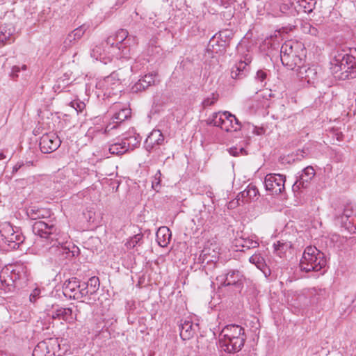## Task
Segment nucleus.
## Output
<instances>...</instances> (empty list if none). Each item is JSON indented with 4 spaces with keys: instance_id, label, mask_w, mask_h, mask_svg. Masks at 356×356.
Returning <instances> with one entry per match:
<instances>
[{
    "instance_id": "nucleus-8",
    "label": "nucleus",
    "mask_w": 356,
    "mask_h": 356,
    "mask_svg": "<svg viewBox=\"0 0 356 356\" xmlns=\"http://www.w3.org/2000/svg\"><path fill=\"white\" fill-rule=\"evenodd\" d=\"M88 284L81 282L76 277L70 278L63 283V294L69 298L81 299L89 294Z\"/></svg>"
},
{
    "instance_id": "nucleus-7",
    "label": "nucleus",
    "mask_w": 356,
    "mask_h": 356,
    "mask_svg": "<svg viewBox=\"0 0 356 356\" xmlns=\"http://www.w3.org/2000/svg\"><path fill=\"white\" fill-rule=\"evenodd\" d=\"M219 246L215 242H207L200 254L197 262L200 263L202 267L207 273L216 266L219 259Z\"/></svg>"
},
{
    "instance_id": "nucleus-4",
    "label": "nucleus",
    "mask_w": 356,
    "mask_h": 356,
    "mask_svg": "<svg viewBox=\"0 0 356 356\" xmlns=\"http://www.w3.org/2000/svg\"><path fill=\"white\" fill-rule=\"evenodd\" d=\"M210 124L219 127L222 131L226 132H236L243 129L250 131L252 134H259L256 130V127L253 124L250 123L241 124L235 115L228 111L214 113Z\"/></svg>"
},
{
    "instance_id": "nucleus-46",
    "label": "nucleus",
    "mask_w": 356,
    "mask_h": 356,
    "mask_svg": "<svg viewBox=\"0 0 356 356\" xmlns=\"http://www.w3.org/2000/svg\"><path fill=\"white\" fill-rule=\"evenodd\" d=\"M89 282L91 286H93L92 291H89V293L92 294L98 289V286L99 284V280H98V278L93 277L90 279Z\"/></svg>"
},
{
    "instance_id": "nucleus-62",
    "label": "nucleus",
    "mask_w": 356,
    "mask_h": 356,
    "mask_svg": "<svg viewBox=\"0 0 356 356\" xmlns=\"http://www.w3.org/2000/svg\"><path fill=\"white\" fill-rule=\"evenodd\" d=\"M281 252H279L278 254H280ZM279 257H282V255L281 254H279Z\"/></svg>"
},
{
    "instance_id": "nucleus-34",
    "label": "nucleus",
    "mask_w": 356,
    "mask_h": 356,
    "mask_svg": "<svg viewBox=\"0 0 356 356\" xmlns=\"http://www.w3.org/2000/svg\"><path fill=\"white\" fill-rule=\"evenodd\" d=\"M50 351L48 348L47 343L45 341H41L38 343L33 351V356H41V355H45L46 353H49Z\"/></svg>"
},
{
    "instance_id": "nucleus-57",
    "label": "nucleus",
    "mask_w": 356,
    "mask_h": 356,
    "mask_svg": "<svg viewBox=\"0 0 356 356\" xmlns=\"http://www.w3.org/2000/svg\"><path fill=\"white\" fill-rule=\"evenodd\" d=\"M6 158V155L3 152H0V160H3Z\"/></svg>"
},
{
    "instance_id": "nucleus-52",
    "label": "nucleus",
    "mask_w": 356,
    "mask_h": 356,
    "mask_svg": "<svg viewBox=\"0 0 356 356\" xmlns=\"http://www.w3.org/2000/svg\"><path fill=\"white\" fill-rule=\"evenodd\" d=\"M24 165V163H17L13 168V171H12V173L14 174L15 172H17L20 168L22 166Z\"/></svg>"
},
{
    "instance_id": "nucleus-61",
    "label": "nucleus",
    "mask_w": 356,
    "mask_h": 356,
    "mask_svg": "<svg viewBox=\"0 0 356 356\" xmlns=\"http://www.w3.org/2000/svg\"><path fill=\"white\" fill-rule=\"evenodd\" d=\"M281 252H279L278 254H280ZM279 257H282V255L281 254H279Z\"/></svg>"
},
{
    "instance_id": "nucleus-25",
    "label": "nucleus",
    "mask_w": 356,
    "mask_h": 356,
    "mask_svg": "<svg viewBox=\"0 0 356 356\" xmlns=\"http://www.w3.org/2000/svg\"><path fill=\"white\" fill-rule=\"evenodd\" d=\"M191 321H185L180 326V337L183 340L189 339L195 334V327Z\"/></svg>"
},
{
    "instance_id": "nucleus-27",
    "label": "nucleus",
    "mask_w": 356,
    "mask_h": 356,
    "mask_svg": "<svg viewBox=\"0 0 356 356\" xmlns=\"http://www.w3.org/2000/svg\"><path fill=\"white\" fill-rule=\"evenodd\" d=\"M213 220V216L210 215L209 211L206 209L200 211L199 215H196L193 221L198 225H203L206 222H211Z\"/></svg>"
},
{
    "instance_id": "nucleus-37",
    "label": "nucleus",
    "mask_w": 356,
    "mask_h": 356,
    "mask_svg": "<svg viewBox=\"0 0 356 356\" xmlns=\"http://www.w3.org/2000/svg\"><path fill=\"white\" fill-rule=\"evenodd\" d=\"M251 63L250 58H245L244 61H239L235 67L241 73V76H245L246 67Z\"/></svg>"
},
{
    "instance_id": "nucleus-39",
    "label": "nucleus",
    "mask_w": 356,
    "mask_h": 356,
    "mask_svg": "<svg viewBox=\"0 0 356 356\" xmlns=\"http://www.w3.org/2000/svg\"><path fill=\"white\" fill-rule=\"evenodd\" d=\"M156 135H148L147 138L145 140V149L150 152L156 145V138L154 137Z\"/></svg>"
},
{
    "instance_id": "nucleus-18",
    "label": "nucleus",
    "mask_w": 356,
    "mask_h": 356,
    "mask_svg": "<svg viewBox=\"0 0 356 356\" xmlns=\"http://www.w3.org/2000/svg\"><path fill=\"white\" fill-rule=\"evenodd\" d=\"M154 74H148L139 79L131 88L133 92H138L145 90L154 83Z\"/></svg>"
},
{
    "instance_id": "nucleus-2",
    "label": "nucleus",
    "mask_w": 356,
    "mask_h": 356,
    "mask_svg": "<svg viewBox=\"0 0 356 356\" xmlns=\"http://www.w3.org/2000/svg\"><path fill=\"white\" fill-rule=\"evenodd\" d=\"M350 51V54L337 49L334 52L330 69L336 79L346 80L356 77V49Z\"/></svg>"
},
{
    "instance_id": "nucleus-33",
    "label": "nucleus",
    "mask_w": 356,
    "mask_h": 356,
    "mask_svg": "<svg viewBox=\"0 0 356 356\" xmlns=\"http://www.w3.org/2000/svg\"><path fill=\"white\" fill-rule=\"evenodd\" d=\"M296 3L304 13H309L314 9L315 1L314 0H298Z\"/></svg>"
},
{
    "instance_id": "nucleus-6",
    "label": "nucleus",
    "mask_w": 356,
    "mask_h": 356,
    "mask_svg": "<svg viewBox=\"0 0 356 356\" xmlns=\"http://www.w3.org/2000/svg\"><path fill=\"white\" fill-rule=\"evenodd\" d=\"M25 277L26 269L23 265L6 266L0 272V289L6 292L11 291L15 289V282Z\"/></svg>"
},
{
    "instance_id": "nucleus-51",
    "label": "nucleus",
    "mask_w": 356,
    "mask_h": 356,
    "mask_svg": "<svg viewBox=\"0 0 356 356\" xmlns=\"http://www.w3.org/2000/svg\"><path fill=\"white\" fill-rule=\"evenodd\" d=\"M106 42L108 45H111V47H113L115 43L116 44V39L115 38L114 34L108 37L106 40Z\"/></svg>"
},
{
    "instance_id": "nucleus-5",
    "label": "nucleus",
    "mask_w": 356,
    "mask_h": 356,
    "mask_svg": "<svg viewBox=\"0 0 356 356\" xmlns=\"http://www.w3.org/2000/svg\"><path fill=\"white\" fill-rule=\"evenodd\" d=\"M326 259L324 254L315 246H307L302 254L300 262V268L302 271L306 273L318 272L325 268Z\"/></svg>"
},
{
    "instance_id": "nucleus-13",
    "label": "nucleus",
    "mask_w": 356,
    "mask_h": 356,
    "mask_svg": "<svg viewBox=\"0 0 356 356\" xmlns=\"http://www.w3.org/2000/svg\"><path fill=\"white\" fill-rule=\"evenodd\" d=\"M314 175L315 170L313 167L307 166L304 168L298 179L293 185V190L296 191L299 190L300 188H307L310 181L314 178Z\"/></svg>"
},
{
    "instance_id": "nucleus-47",
    "label": "nucleus",
    "mask_w": 356,
    "mask_h": 356,
    "mask_svg": "<svg viewBox=\"0 0 356 356\" xmlns=\"http://www.w3.org/2000/svg\"><path fill=\"white\" fill-rule=\"evenodd\" d=\"M40 289H39L38 288L35 289L30 295V301L31 302H35L36 301L37 298H38L40 297Z\"/></svg>"
},
{
    "instance_id": "nucleus-38",
    "label": "nucleus",
    "mask_w": 356,
    "mask_h": 356,
    "mask_svg": "<svg viewBox=\"0 0 356 356\" xmlns=\"http://www.w3.org/2000/svg\"><path fill=\"white\" fill-rule=\"evenodd\" d=\"M218 99V95L216 93L211 94L209 97L205 98L202 102L204 108L213 105Z\"/></svg>"
},
{
    "instance_id": "nucleus-21",
    "label": "nucleus",
    "mask_w": 356,
    "mask_h": 356,
    "mask_svg": "<svg viewBox=\"0 0 356 356\" xmlns=\"http://www.w3.org/2000/svg\"><path fill=\"white\" fill-rule=\"evenodd\" d=\"M280 59L283 65L290 70H293L302 63V59L298 54L290 55L280 54Z\"/></svg>"
},
{
    "instance_id": "nucleus-1",
    "label": "nucleus",
    "mask_w": 356,
    "mask_h": 356,
    "mask_svg": "<svg viewBox=\"0 0 356 356\" xmlns=\"http://www.w3.org/2000/svg\"><path fill=\"white\" fill-rule=\"evenodd\" d=\"M36 236L33 250L38 254H63L65 250L64 238H62L58 229L53 225L43 220H38L32 226Z\"/></svg>"
},
{
    "instance_id": "nucleus-31",
    "label": "nucleus",
    "mask_w": 356,
    "mask_h": 356,
    "mask_svg": "<svg viewBox=\"0 0 356 356\" xmlns=\"http://www.w3.org/2000/svg\"><path fill=\"white\" fill-rule=\"evenodd\" d=\"M249 261L251 264H254L257 268L264 272L266 264L264 257L261 255L260 253H255L252 255L249 259Z\"/></svg>"
},
{
    "instance_id": "nucleus-14",
    "label": "nucleus",
    "mask_w": 356,
    "mask_h": 356,
    "mask_svg": "<svg viewBox=\"0 0 356 356\" xmlns=\"http://www.w3.org/2000/svg\"><path fill=\"white\" fill-rule=\"evenodd\" d=\"M87 29L88 26L83 24L68 33L63 41V48L66 50L74 45L83 37Z\"/></svg>"
},
{
    "instance_id": "nucleus-36",
    "label": "nucleus",
    "mask_w": 356,
    "mask_h": 356,
    "mask_svg": "<svg viewBox=\"0 0 356 356\" xmlns=\"http://www.w3.org/2000/svg\"><path fill=\"white\" fill-rule=\"evenodd\" d=\"M309 293L312 296L316 297L318 300L321 298H325L327 296V293L325 289L314 287L309 290Z\"/></svg>"
},
{
    "instance_id": "nucleus-11",
    "label": "nucleus",
    "mask_w": 356,
    "mask_h": 356,
    "mask_svg": "<svg viewBox=\"0 0 356 356\" xmlns=\"http://www.w3.org/2000/svg\"><path fill=\"white\" fill-rule=\"evenodd\" d=\"M60 144L61 139L58 135H42L39 145L42 152L48 154L56 150Z\"/></svg>"
},
{
    "instance_id": "nucleus-48",
    "label": "nucleus",
    "mask_w": 356,
    "mask_h": 356,
    "mask_svg": "<svg viewBox=\"0 0 356 356\" xmlns=\"http://www.w3.org/2000/svg\"><path fill=\"white\" fill-rule=\"evenodd\" d=\"M288 248V245L280 241H277V243L274 244V248L275 251H280L282 252L285 249Z\"/></svg>"
},
{
    "instance_id": "nucleus-35",
    "label": "nucleus",
    "mask_w": 356,
    "mask_h": 356,
    "mask_svg": "<svg viewBox=\"0 0 356 356\" xmlns=\"http://www.w3.org/2000/svg\"><path fill=\"white\" fill-rule=\"evenodd\" d=\"M143 235L138 234L131 237L125 243V245L129 249L135 248L137 245H140L143 240Z\"/></svg>"
},
{
    "instance_id": "nucleus-24",
    "label": "nucleus",
    "mask_w": 356,
    "mask_h": 356,
    "mask_svg": "<svg viewBox=\"0 0 356 356\" xmlns=\"http://www.w3.org/2000/svg\"><path fill=\"white\" fill-rule=\"evenodd\" d=\"M28 217L31 220L44 218L49 216V211L45 209H40L36 207H31L26 211Z\"/></svg>"
},
{
    "instance_id": "nucleus-20",
    "label": "nucleus",
    "mask_w": 356,
    "mask_h": 356,
    "mask_svg": "<svg viewBox=\"0 0 356 356\" xmlns=\"http://www.w3.org/2000/svg\"><path fill=\"white\" fill-rule=\"evenodd\" d=\"M156 241L161 247H166L170 241L171 231L167 227H161L156 234Z\"/></svg>"
},
{
    "instance_id": "nucleus-41",
    "label": "nucleus",
    "mask_w": 356,
    "mask_h": 356,
    "mask_svg": "<svg viewBox=\"0 0 356 356\" xmlns=\"http://www.w3.org/2000/svg\"><path fill=\"white\" fill-rule=\"evenodd\" d=\"M70 104L77 113L82 112L86 108L85 103L80 100H74Z\"/></svg>"
},
{
    "instance_id": "nucleus-32",
    "label": "nucleus",
    "mask_w": 356,
    "mask_h": 356,
    "mask_svg": "<svg viewBox=\"0 0 356 356\" xmlns=\"http://www.w3.org/2000/svg\"><path fill=\"white\" fill-rule=\"evenodd\" d=\"M301 78L304 79L308 83H314L317 79V72L314 67H309L305 70V74L302 71L300 72Z\"/></svg>"
},
{
    "instance_id": "nucleus-44",
    "label": "nucleus",
    "mask_w": 356,
    "mask_h": 356,
    "mask_svg": "<svg viewBox=\"0 0 356 356\" xmlns=\"http://www.w3.org/2000/svg\"><path fill=\"white\" fill-rule=\"evenodd\" d=\"M266 77H267L266 72H265V71H264L262 70H260L257 71V72L256 74L255 79L257 81L261 82V86H264L265 83L264 84L263 83L266 80Z\"/></svg>"
},
{
    "instance_id": "nucleus-3",
    "label": "nucleus",
    "mask_w": 356,
    "mask_h": 356,
    "mask_svg": "<svg viewBox=\"0 0 356 356\" xmlns=\"http://www.w3.org/2000/svg\"><path fill=\"white\" fill-rule=\"evenodd\" d=\"M245 339L244 329L241 325H227L220 334L219 346L226 353H235L241 350Z\"/></svg>"
},
{
    "instance_id": "nucleus-40",
    "label": "nucleus",
    "mask_w": 356,
    "mask_h": 356,
    "mask_svg": "<svg viewBox=\"0 0 356 356\" xmlns=\"http://www.w3.org/2000/svg\"><path fill=\"white\" fill-rule=\"evenodd\" d=\"M27 67L26 65H23L22 67H19V66L15 65L12 67L11 72L9 74V76L13 79L15 80L19 76V72L21 70H26Z\"/></svg>"
},
{
    "instance_id": "nucleus-17",
    "label": "nucleus",
    "mask_w": 356,
    "mask_h": 356,
    "mask_svg": "<svg viewBox=\"0 0 356 356\" xmlns=\"http://www.w3.org/2000/svg\"><path fill=\"white\" fill-rule=\"evenodd\" d=\"M15 29L11 24H5L0 26V43L5 44L14 42Z\"/></svg>"
},
{
    "instance_id": "nucleus-55",
    "label": "nucleus",
    "mask_w": 356,
    "mask_h": 356,
    "mask_svg": "<svg viewBox=\"0 0 356 356\" xmlns=\"http://www.w3.org/2000/svg\"><path fill=\"white\" fill-rule=\"evenodd\" d=\"M131 140H134L136 142V143H138L140 142V140H141V138H139V140H138V137H136V135H132L131 136H130L128 138L129 141H131Z\"/></svg>"
},
{
    "instance_id": "nucleus-49",
    "label": "nucleus",
    "mask_w": 356,
    "mask_h": 356,
    "mask_svg": "<svg viewBox=\"0 0 356 356\" xmlns=\"http://www.w3.org/2000/svg\"><path fill=\"white\" fill-rule=\"evenodd\" d=\"M231 76L233 79H241L243 76H241V73L237 70L236 67H233L231 71Z\"/></svg>"
},
{
    "instance_id": "nucleus-15",
    "label": "nucleus",
    "mask_w": 356,
    "mask_h": 356,
    "mask_svg": "<svg viewBox=\"0 0 356 356\" xmlns=\"http://www.w3.org/2000/svg\"><path fill=\"white\" fill-rule=\"evenodd\" d=\"M131 109L129 108H121L118 112L115 113L112 118V122L106 125L105 133H108L116 128L124 120L128 119L131 116Z\"/></svg>"
},
{
    "instance_id": "nucleus-56",
    "label": "nucleus",
    "mask_w": 356,
    "mask_h": 356,
    "mask_svg": "<svg viewBox=\"0 0 356 356\" xmlns=\"http://www.w3.org/2000/svg\"><path fill=\"white\" fill-rule=\"evenodd\" d=\"M309 32H310V33H311V34H312V35H316V33H317V29H316V28H314V27H313L312 29H311L309 30Z\"/></svg>"
},
{
    "instance_id": "nucleus-9",
    "label": "nucleus",
    "mask_w": 356,
    "mask_h": 356,
    "mask_svg": "<svg viewBox=\"0 0 356 356\" xmlns=\"http://www.w3.org/2000/svg\"><path fill=\"white\" fill-rule=\"evenodd\" d=\"M286 177L280 174H268L264 179L266 190L271 195H279L285 190Z\"/></svg>"
},
{
    "instance_id": "nucleus-59",
    "label": "nucleus",
    "mask_w": 356,
    "mask_h": 356,
    "mask_svg": "<svg viewBox=\"0 0 356 356\" xmlns=\"http://www.w3.org/2000/svg\"><path fill=\"white\" fill-rule=\"evenodd\" d=\"M239 150H240V152H242L243 150V148H240Z\"/></svg>"
},
{
    "instance_id": "nucleus-53",
    "label": "nucleus",
    "mask_w": 356,
    "mask_h": 356,
    "mask_svg": "<svg viewBox=\"0 0 356 356\" xmlns=\"http://www.w3.org/2000/svg\"><path fill=\"white\" fill-rule=\"evenodd\" d=\"M164 140L163 135H158L157 138H156V145H160L163 143Z\"/></svg>"
},
{
    "instance_id": "nucleus-50",
    "label": "nucleus",
    "mask_w": 356,
    "mask_h": 356,
    "mask_svg": "<svg viewBox=\"0 0 356 356\" xmlns=\"http://www.w3.org/2000/svg\"><path fill=\"white\" fill-rule=\"evenodd\" d=\"M131 141L128 140V138L122 140L121 143H117V145H120V147H122V149H124V152L128 151L129 147H130Z\"/></svg>"
},
{
    "instance_id": "nucleus-19",
    "label": "nucleus",
    "mask_w": 356,
    "mask_h": 356,
    "mask_svg": "<svg viewBox=\"0 0 356 356\" xmlns=\"http://www.w3.org/2000/svg\"><path fill=\"white\" fill-rule=\"evenodd\" d=\"M53 318L63 319L67 323H72L76 318L72 308L60 307L52 312Z\"/></svg>"
},
{
    "instance_id": "nucleus-45",
    "label": "nucleus",
    "mask_w": 356,
    "mask_h": 356,
    "mask_svg": "<svg viewBox=\"0 0 356 356\" xmlns=\"http://www.w3.org/2000/svg\"><path fill=\"white\" fill-rule=\"evenodd\" d=\"M161 177V173L160 170H158L154 177V180L152 181V187L154 190H156L157 186H159L160 184Z\"/></svg>"
},
{
    "instance_id": "nucleus-54",
    "label": "nucleus",
    "mask_w": 356,
    "mask_h": 356,
    "mask_svg": "<svg viewBox=\"0 0 356 356\" xmlns=\"http://www.w3.org/2000/svg\"><path fill=\"white\" fill-rule=\"evenodd\" d=\"M230 154L236 156H238V149L236 147H231L229 150Z\"/></svg>"
},
{
    "instance_id": "nucleus-16",
    "label": "nucleus",
    "mask_w": 356,
    "mask_h": 356,
    "mask_svg": "<svg viewBox=\"0 0 356 356\" xmlns=\"http://www.w3.org/2000/svg\"><path fill=\"white\" fill-rule=\"evenodd\" d=\"M102 86L105 90L111 93V90H118L120 88V79L118 77V74L115 72L111 73L109 76L105 77L102 82Z\"/></svg>"
},
{
    "instance_id": "nucleus-43",
    "label": "nucleus",
    "mask_w": 356,
    "mask_h": 356,
    "mask_svg": "<svg viewBox=\"0 0 356 356\" xmlns=\"http://www.w3.org/2000/svg\"><path fill=\"white\" fill-rule=\"evenodd\" d=\"M109 152L112 154H122L124 153V149H122L120 145H117V143H115L110 146Z\"/></svg>"
},
{
    "instance_id": "nucleus-26",
    "label": "nucleus",
    "mask_w": 356,
    "mask_h": 356,
    "mask_svg": "<svg viewBox=\"0 0 356 356\" xmlns=\"http://www.w3.org/2000/svg\"><path fill=\"white\" fill-rule=\"evenodd\" d=\"M300 44L292 40L285 42L281 47L280 54L290 55L298 54Z\"/></svg>"
},
{
    "instance_id": "nucleus-22",
    "label": "nucleus",
    "mask_w": 356,
    "mask_h": 356,
    "mask_svg": "<svg viewBox=\"0 0 356 356\" xmlns=\"http://www.w3.org/2000/svg\"><path fill=\"white\" fill-rule=\"evenodd\" d=\"M259 195L257 188L252 184H249L247 188L238 195V200L241 198L243 202H247L257 198Z\"/></svg>"
},
{
    "instance_id": "nucleus-29",
    "label": "nucleus",
    "mask_w": 356,
    "mask_h": 356,
    "mask_svg": "<svg viewBox=\"0 0 356 356\" xmlns=\"http://www.w3.org/2000/svg\"><path fill=\"white\" fill-rule=\"evenodd\" d=\"M90 56L95 60H99L105 64H106L108 61L111 60L110 58H106L104 56V50L102 44L96 45L93 47L91 49Z\"/></svg>"
},
{
    "instance_id": "nucleus-12",
    "label": "nucleus",
    "mask_w": 356,
    "mask_h": 356,
    "mask_svg": "<svg viewBox=\"0 0 356 356\" xmlns=\"http://www.w3.org/2000/svg\"><path fill=\"white\" fill-rule=\"evenodd\" d=\"M355 214L353 206L348 204L343 207L342 211L335 209L334 214V221L337 224L344 227L350 222V220L355 217Z\"/></svg>"
},
{
    "instance_id": "nucleus-60",
    "label": "nucleus",
    "mask_w": 356,
    "mask_h": 356,
    "mask_svg": "<svg viewBox=\"0 0 356 356\" xmlns=\"http://www.w3.org/2000/svg\"><path fill=\"white\" fill-rule=\"evenodd\" d=\"M129 40H130V38H128V39H127V42H126V44L127 43V42H128Z\"/></svg>"
},
{
    "instance_id": "nucleus-23",
    "label": "nucleus",
    "mask_w": 356,
    "mask_h": 356,
    "mask_svg": "<svg viewBox=\"0 0 356 356\" xmlns=\"http://www.w3.org/2000/svg\"><path fill=\"white\" fill-rule=\"evenodd\" d=\"M242 274L238 270H229L226 274L223 284L225 286L235 285L242 279Z\"/></svg>"
},
{
    "instance_id": "nucleus-58",
    "label": "nucleus",
    "mask_w": 356,
    "mask_h": 356,
    "mask_svg": "<svg viewBox=\"0 0 356 356\" xmlns=\"http://www.w3.org/2000/svg\"><path fill=\"white\" fill-rule=\"evenodd\" d=\"M81 181V178L80 177H76L75 179H74L73 182L74 184H77L78 182Z\"/></svg>"
},
{
    "instance_id": "nucleus-42",
    "label": "nucleus",
    "mask_w": 356,
    "mask_h": 356,
    "mask_svg": "<svg viewBox=\"0 0 356 356\" xmlns=\"http://www.w3.org/2000/svg\"><path fill=\"white\" fill-rule=\"evenodd\" d=\"M344 228L349 232H356V214L355 215V217H353V218L350 220V222L344 226Z\"/></svg>"
},
{
    "instance_id": "nucleus-30",
    "label": "nucleus",
    "mask_w": 356,
    "mask_h": 356,
    "mask_svg": "<svg viewBox=\"0 0 356 356\" xmlns=\"http://www.w3.org/2000/svg\"><path fill=\"white\" fill-rule=\"evenodd\" d=\"M114 35L116 39V47L118 50L122 49V51L123 52V49L126 48L123 47L122 42L128 38V31L126 29H120L114 34Z\"/></svg>"
},
{
    "instance_id": "nucleus-10",
    "label": "nucleus",
    "mask_w": 356,
    "mask_h": 356,
    "mask_svg": "<svg viewBox=\"0 0 356 356\" xmlns=\"http://www.w3.org/2000/svg\"><path fill=\"white\" fill-rule=\"evenodd\" d=\"M1 235L4 236L6 242L13 249L19 248V245L24 241L22 233L17 228L16 230L10 224H6L1 231Z\"/></svg>"
},
{
    "instance_id": "nucleus-28",
    "label": "nucleus",
    "mask_w": 356,
    "mask_h": 356,
    "mask_svg": "<svg viewBox=\"0 0 356 356\" xmlns=\"http://www.w3.org/2000/svg\"><path fill=\"white\" fill-rule=\"evenodd\" d=\"M237 247H241L243 249L241 251H245V249L249 250L251 248H256L259 246V243L256 240L250 238H241L236 240Z\"/></svg>"
}]
</instances>
